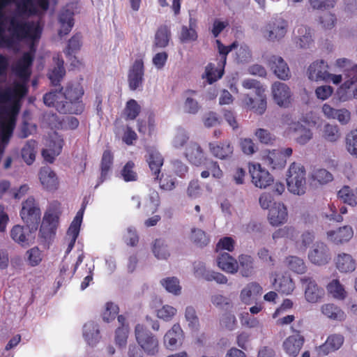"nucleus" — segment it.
<instances>
[{
  "instance_id": "obj_51",
  "label": "nucleus",
  "mask_w": 357,
  "mask_h": 357,
  "mask_svg": "<svg viewBox=\"0 0 357 357\" xmlns=\"http://www.w3.org/2000/svg\"><path fill=\"white\" fill-rule=\"evenodd\" d=\"M121 176L124 181H136L138 179V174L135 171V164L133 161H128L121 171Z\"/></svg>"
},
{
  "instance_id": "obj_26",
  "label": "nucleus",
  "mask_w": 357,
  "mask_h": 357,
  "mask_svg": "<svg viewBox=\"0 0 357 357\" xmlns=\"http://www.w3.org/2000/svg\"><path fill=\"white\" fill-rule=\"evenodd\" d=\"M268 66L279 79L286 80L290 77L288 65L281 56H271L268 60Z\"/></svg>"
},
{
  "instance_id": "obj_45",
  "label": "nucleus",
  "mask_w": 357,
  "mask_h": 357,
  "mask_svg": "<svg viewBox=\"0 0 357 357\" xmlns=\"http://www.w3.org/2000/svg\"><path fill=\"white\" fill-rule=\"evenodd\" d=\"M114 155L109 150H105L101 158L100 162V183L104 182L109 174L112 167Z\"/></svg>"
},
{
  "instance_id": "obj_53",
  "label": "nucleus",
  "mask_w": 357,
  "mask_h": 357,
  "mask_svg": "<svg viewBox=\"0 0 357 357\" xmlns=\"http://www.w3.org/2000/svg\"><path fill=\"white\" fill-rule=\"evenodd\" d=\"M61 88L59 91H50L43 96L44 104L48 107H54L57 110V105L63 103Z\"/></svg>"
},
{
  "instance_id": "obj_14",
  "label": "nucleus",
  "mask_w": 357,
  "mask_h": 357,
  "mask_svg": "<svg viewBox=\"0 0 357 357\" xmlns=\"http://www.w3.org/2000/svg\"><path fill=\"white\" fill-rule=\"evenodd\" d=\"M293 332L295 334L289 335L287 337L282 343V347L285 353L293 357L297 356L305 342V337L302 335L299 331L294 330L291 327Z\"/></svg>"
},
{
  "instance_id": "obj_38",
  "label": "nucleus",
  "mask_w": 357,
  "mask_h": 357,
  "mask_svg": "<svg viewBox=\"0 0 357 357\" xmlns=\"http://www.w3.org/2000/svg\"><path fill=\"white\" fill-rule=\"evenodd\" d=\"M197 28V20L195 17H190L189 26L181 27L179 38L182 43L195 41L197 40L198 34L196 31Z\"/></svg>"
},
{
  "instance_id": "obj_15",
  "label": "nucleus",
  "mask_w": 357,
  "mask_h": 357,
  "mask_svg": "<svg viewBox=\"0 0 357 357\" xmlns=\"http://www.w3.org/2000/svg\"><path fill=\"white\" fill-rule=\"evenodd\" d=\"M287 22L280 18L270 21L264 28V33L268 40L274 41L284 36L287 33Z\"/></svg>"
},
{
  "instance_id": "obj_7",
  "label": "nucleus",
  "mask_w": 357,
  "mask_h": 357,
  "mask_svg": "<svg viewBox=\"0 0 357 357\" xmlns=\"http://www.w3.org/2000/svg\"><path fill=\"white\" fill-rule=\"evenodd\" d=\"M40 210L33 197H28L23 203L20 216L23 222L31 229H37L40 221Z\"/></svg>"
},
{
  "instance_id": "obj_39",
  "label": "nucleus",
  "mask_w": 357,
  "mask_h": 357,
  "mask_svg": "<svg viewBox=\"0 0 357 357\" xmlns=\"http://www.w3.org/2000/svg\"><path fill=\"white\" fill-rule=\"evenodd\" d=\"M197 91L194 90H186L184 93L185 101L183 102V110L190 114H196L201 109V105L195 98Z\"/></svg>"
},
{
  "instance_id": "obj_10",
  "label": "nucleus",
  "mask_w": 357,
  "mask_h": 357,
  "mask_svg": "<svg viewBox=\"0 0 357 357\" xmlns=\"http://www.w3.org/2000/svg\"><path fill=\"white\" fill-rule=\"evenodd\" d=\"M208 149L213 157L222 160H230L234 155V147L229 139L210 142Z\"/></svg>"
},
{
  "instance_id": "obj_55",
  "label": "nucleus",
  "mask_w": 357,
  "mask_h": 357,
  "mask_svg": "<svg viewBox=\"0 0 357 357\" xmlns=\"http://www.w3.org/2000/svg\"><path fill=\"white\" fill-rule=\"evenodd\" d=\"M345 146L348 153L357 158V129L351 130L346 135Z\"/></svg>"
},
{
  "instance_id": "obj_56",
  "label": "nucleus",
  "mask_w": 357,
  "mask_h": 357,
  "mask_svg": "<svg viewBox=\"0 0 357 357\" xmlns=\"http://www.w3.org/2000/svg\"><path fill=\"white\" fill-rule=\"evenodd\" d=\"M160 203V199L158 191L154 189H150L146 201L145 207L149 208L146 213H155L158 210Z\"/></svg>"
},
{
  "instance_id": "obj_57",
  "label": "nucleus",
  "mask_w": 357,
  "mask_h": 357,
  "mask_svg": "<svg viewBox=\"0 0 357 357\" xmlns=\"http://www.w3.org/2000/svg\"><path fill=\"white\" fill-rule=\"evenodd\" d=\"M287 263L288 268L298 274H303L307 270L303 260L298 257L290 256L287 257Z\"/></svg>"
},
{
  "instance_id": "obj_50",
  "label": "nucleus",
  "mask_w": 357,
  "mask_h": 357,
  "mask_svg": "<svg viewBox=\"0 0 357 357\" xmlns=\"http://www.w3.org/2000/svg\"><path fill=\"white\" fill-rule=\"evenodd\" d=\"M141 112V106L134 100L130 99L127 101L123 109V115L126 120H135Z\"/></svg>"
},
{
  "instance_id": "obj_34",
  "label": "nucleus",
  "mask_w": 357,
  "mask_h": 357,
  "mask_svg": "<svg viewBox=\"0 0 357 357\" xmlns=\"http://www.w3.org/2000/svg\"><path fill=\"white\" fill-rule=\"evenodd\" d=\"M31 227L15 225L10 230L11 238L22 246L29 245V236L31 234Z\"/></svg>"
},
{
  "instance_id": "obj_13",
  "label": "nucleus",
  "mask_w": 357,
  "mask_h": 357,
  "mask_svg": "<svg viewBox=\"0 0 357 357\" xmlns=\"http://www.w3.org/2000/svg\"><path fill=\"white\" fill-rule=\"evenodd\" d=\"M144 66L142 59H137L129 69L128 82L129 88L135 91L142 86L144 82Z\"/></svg>"
},
{
  "instance_id": "obj_3",
  "label": "nucleus",
  "mask_w": 357,
  "mask_h": 357,
  "mask_svg": "<svg viewBox=\"0 0 357 357\" xmlns=\"http://www.w3.org/2000/svg\"><path fill=\"white\" fill-rule=\"evenodd\" d=\"M8 30L11 35L10 38H13V43L15 40L22 41L24 39H38L42 33L40 26L35 24L33 22H24L15 17L10 19Z\"/></svg>"
},
{
  "instance_id": "obj_21",
  "label": "nucleus",
  "mask_w": 357,
  "mask_h": 357,
  "mask_svg": "<svg viewBox=\"0 0 357 357\" xmlns=\"http://www.w3.org/2000/svg\"><path fill=\"white\" fill-rule=\"evenodd\" d=\"M310 261L319 266L327 264L330 259L328 246L324 243H317L313 250L308 254Z\"/></svg>"
},
{
  "instance_id": "obj_33",
  "label": "nucleus",
  "mask_w": 357,
  "mask_h": 357,
  "mask_svg": "<svg viewBox=\"0 0 357 357\" xmlns=\"http://www.w3.org/2000/svg\"><path fill=\"white\" fill-rule=\"evenodd\" d=\"M337 269L341 273H351L355 271L356 263L353 257L347 253H340L335 259Z\"/></svg>"
},
{
  "instance_id": "obj_19",
  "label": "nucleus",
  "mask_w": 357,
  "mask_h": 357,
  "mask_svg": "<svg viewBox=\"0 0 357 357\" xmlns=\"http://www.w3.org/2000/svg\"><path fill=\"white\" fill-rule=\"evenodd\" d=\"M38 176L40 181L45 190L55 191L58 189L59 179L55 172L49 166L41 167Z\"/></svg>"
},
{
  "instance_id": "obj_22",
  "label": "nucleus",
  "mask_w": 357,
  "mask_h": 357,
  "mask_svg": "<svg viewBox=\"0 0 357 357\" xmlns=\"http://www.w3.org/2000/svg\"><path fill=\"white\" fill-rule=\"evenodd\" d=\"M33 59L31 52L24 53L13 68L16 75L26 80L28 79L31 75L30 67L33 63Z\"/></svg>"
},
{
  "instance_id": "obj_61",
  "label": "nucleus",
  "mask_w": 357,
  "mask_h": 357,
  "mask_svg": "<svg viewBox=\"0 0 357 357\" xmlns=\"http://www.w3.org/2000/svg\"><path fill=\"white\" fill-rule=\"evenodd\" d=\"M218 53L220 54V59L218 62L221 63V65L225 66L227 61V56L228 54L233 50L237 47L238 45L236 42H234L232 44L228 46L224 45L220 40L215 41Z\"/></svg>"
},
{
  "instance_id": "obj_24",
  "label": "nucleus",
  "mask_w": 357,
  "mask_h": 357,
  "mask_svg": "<svg viewBox=\"0 0 357 357\" xmlns=\"http://www.w3.org/2000/svg\"><path fill=\"white\" fill-rule=\"evenodd\" d=\"M185 156L191 164L197 167L206 160L203 149L197 142H190L187 145Z\"/></svg>"
},
{
  "instance_id": "obj_5",
  "label": "nucleus",
  "mask_w": 357,
  "mask_h": 357,
  "mask_svg": "<svg viewBox=\"0 0 357 357\" xmlns=\"http://www.w3.org/2000/svg\"><path fill=\"white\" fill-rule=\"evenodd\" d=\"M136 340L142 349L149 356H155L159 352L160 345L158 338L142 324L135 328Z\"/></svg>"
},
{
  "instance_id": "obj_16",
  "label": "nucleus",
  "mask_w": 357,
  "mask_h": 357,
  "mask_svg": "<svg viewBox=\"0 0 357 357\" xmlns=\"http://www.w3.org/2000/svg\"><path fill=\"white\" fill-rule=\"evenodd\" d=\"M274 289L280 294L289 295L295 289V284L287 272L278 273L273 282Z\"/></svg>"
},
{
  "instance_id": "obj_63",
  "label": "nucleus",
  "mask_w": 357,
  "mask_h": 357,
  "mask_svg": "<svg viewBox=\"0 0 357 357\" xmlns=\"http://www.w3.org/2000/svg\"><path fill=\"white\" fill-rule=\"evenodd\" d=\"M119 308L117 305L112 302H107L105 305V309L102 312V319L105 322H109L114 320L118 314Z\"/></svg>"
},
{
  "instance_id": "obj_32",
  "label": "nucleus",
  "mask_w": 357,
  "mask_h": 357,
  "mask_svg": "<svg viewBox=\"0 0 357 357\" xmlns=\"http://www.w3.org/2000/svg\"><path fill=\"white\" fill-rule=\"evenodd\" d=\"M263 160L272 169H282L287 164L286 158L278 150L268 151L264 155Z\"/></svg>"
},
{
  "instance_id": "obj_64",
  "label": "nucleus",
  "mask_w": 357,
  "mask_h": 357,
  "mask_svg": "<svg viewBox=\"0 0 357 357\" xmlns=\"http://www.w3.org/2000/svg\"><path fill=\"white\" fill-rule=\"evenodd\" d=\"M185 317L188 321V326L192 329L197 330L199 326V318L193 307L188 306L185 308Z\"/></svg>"
},
{
  "instance_id": "obj_48",
  "label": "nucleus",
  "mask_w": 357,
  "mask_h": 357,
  "mask_svg": "<svg viewBox=\"0 0 357 357\" xmlns=\"http://www.w3.org/2000/svg\"><path fill=\"white\" fill-rule=\"evenodd\" d=\"M37 142L35 140H29L26 142L24 147L22 149V157L25 162L30 165L35 160L36 147Z\"/></svg>"
},
{
  "instance_id": "obj_2",
  "label": "nucleus",
  "mask_w": 357,
  "mask_h": 357,
  "mask_svg": "<svg viewBox=\"0 0 357 357\" xmlns=\"http://www.w3.org/2000/svg\"><path fill=\"white\" fill-rule=\"evenodd\" d=\"M242 86L246 89H255V93L257 97V101L255 102V99L249 94H245L242 100L243 107L252 110L259 115L264 114L267 107V101L265 89L260 82L253 79H246L243 81Z\"/></svg>"
},
{
  "instance_id": "obj_6",
  "label": "nucleus",
  "mask_w": 357,
  "mask_h": 357,
  "mask_svg": "<svg viewBox=\"0 0 357 357\" xmlns=\"http://www.w3.org/2000/svg\"><path fill=\"white\" fill-rule=\"evenodd\" d=\"M20 109L18 101H14L11 105L1 109V113L4 115L1 122L0 130L2 141H8L12 136L16 124V118Z\"/></svg>"
},
{
  "instance_id": "obj_42",
  "label": "nucleus",
  "mask_w": 357,
  "mask_h": 357,
  "mask_svg": "<svg viewBox=\"0 0 357 357\" xmlns=\"http://www.w3.org/2000/svg\"><path fill=\"white\" fill-rule=\"evenodd\" d=\"M206 168L201 172V176L203 178H208L210 174L215 178L220 179L223 176V172L220 167V165L217 161L211 159H207L204 162V164Z\"/></svg>"
},
{
  "instance_id": "obj_54",
  "label": "nucleus",
  "mask_w": 357,
  "mask_h": 357,
  "mask_svg": "<svg viewBox=\"0 0 357 357\" xmlns=\"http://www.w3.org/2000/svg\"><path fill=\"white\" fill-rule=\"evenodd\" d=\"M333 177L331 172L325 169H314L310 174V179L319 184H325L333 180Z\"/></svg>"
},
{
  "instance_id": "obj_47",
  "label": "nucleus",
  "mask_w": 357,
  "mask_h": 357,
  "mask_svg": "<svg viewBox=\"0 0 357 357\" xmlns=\"http://www.w3.org/2000/svg\"><path fill=\"white\" fill-rule=\"evenodd\" d=\"M240 271L243 277L250 276L254 271V259L251 255L242 254L238 256Z\"/></svg>"
},
{
  "instance_id": "obj_25",
  "label": "nucleus",
  "mask_w": 357,
  "mask_h": 357,
  "mask_svg": "<svg viewBox=\"0 0 357 357\" xmlns=\"http://www.w3.org/2000/svg\"><path fill=\"white\" fill-rule=\"evenodd\" d=\"M353 236V229L349 225L340 227L336 230L327 231V238L328 241L336 245L343 244L349 241Z\"/></svg>"
},
{
  "instance_id": "obj_49",
  "label": "nucleus",
  "mask_w": 357,
  "mask_h": 357,
  "mask_svg": "<svg viewBox=\"0 0 357 357\" xmlns=\"http://www.w3.org/2000/svg\"><path fill=\"white\" fill-rule=\"evenodd\" d=\"M322 137L328 142H335L340 138L341 133L337 125L326 123L322 130Z\"/></svg>"
},
{
  "instance_id": "obj_60",
  "label": "nucleus",
  "mask_w": 357,
  "mask_h": 357,
  "mask_svg": "<svg viewBox=\"0 0 357 357\" xmlns=\"http://www.w3.org/2000/svg\"><path fill=\"white\" fill-rule=\"evenodd\" d=\"M160 283L169 293L175 295H178L181 293V287L179 284L178 280L176 277L163 279L160 281Z\"/></svg>"
},
{
  "instance_id": "obj_20",
  "label": "nucleus",
  "mask_w": 357,
  "mask_h": 357,
  "mask_svg": "<svg viewBox=\"0 0 357 357\" xmlns=\"http://www.w3.org/2000/svg\"><path fill=\"white\" fill-rule=\"evenodd\" d=\"M322 112L327 119H336L341 125H347L351 121V112L345 108L337 109L325 103L322 106Z\"/></svg>"
},
{
  "instance_id": "obj_40",
  "label": "nucleus",
  "mask_w": 357,
  "mask_h": 357,
  "mask_svg": "<svg viewBox=\"0 0 357 357\" xmlns=\"http://www.w3.org/2000/svg\"><path fill=\"white\" fill-rule=\"evenodd\" d=\"M170 38L171 30L169 26L166 24L160 25L155 33L153 47L165 48L168 46Z\"/></svg>"
},
{
  "instance_id": "obj_62",
  "label": "nucleus",
  "mask_w": 357,
  "mask_h": 357,
  "mask_svg": "<svg viewBox=\"0 0 357 357\" xmlns=\"http://www.w3.org/2000/svg\"><path fill=\"white\" fill-rule=\"evenodd\" d=\"M16 6L18 11L22 14L36 15L38 12L33 0H21Z\"/></svg>"
},
{
  "instance_id": "obj_52",
  "label": "nucleus",
  "mask_w": 357,
  "mask_h": 357,
  "mask_svg": "<svg viewBox=\"0 0 357 357\" xmlns=\"http://www.w3.org/2000/svg\"><path fill=\"white\" fill-rule=\"evenodd\" d=\"M190 239L197 247L203 248L210 243V238L200 229H192Z\"/></svg>"
},
{
  "instance_id": "obj_12",
  "label": "nucleus",
  "mask_w": 357,
  "mask_h": 357,
  "mask_svg": "<svg viewBox=\"0 0 357 357\" xmlns=\"http://www.w3.org/2000/svg\"><path fill=\"white\" fill-rule=\"evenodd\" d=\"M252 183L257 188H266L273 181L271 174L263 169L259 164H253L249 167Z\"/></svg>"
},
{
  "instance_id": "obj_35",
  "label": "nucleus",
  "mask_w": 357,
  "mask_h": 357,
  "mask_svg": "<svg viewBox=\"0 0 357 357\" xmlns=\"http://www.w3.org/2000/svg\"><path fill=\"white\" fill-rule=\"evenodd\" d=\"M322 314L331 320L343 321L346 319L345 312L334 303H326L321 305Z\"/></svg>"
},
{
  "instance_id": "obj_23",
  "label": "nucleus",
  "mask_w": 357,
  "mask_h": 357,
  "mask_svg": "<svg viewBox=\"0 0 357 357\" xmlns=\"http://www.w3.org/2000/svg\"><path fill=\"white\" fill-rule=\"evenodd\" d=\"M146 161L147 162L152 174L155 179L158 180L161 167L164 163V158L160 153L153 149H149L146 155Z\"/></svg>"
},
{
  "instance_id": "obj_41",
  "label": "nucleus",
  "mask_w": 357,
  "mask_h": 357,
  "mask_svg": "<svg viewBox=\"0 0 357 357\" xmlns=\"http://www.w3.org/2000/svg\"><path fill=\"white\" fill-rule=\"evenodd\" d=\"M59 21L61 24L59 35L62 37L68 34L74 26L73 13L68 9L62 10L59 14Z\"/></svg>"
},
{
  "instance_id": "obj_28",
  "label": "nucleus",
  "mask_w": 357,
  "mask_h": 357,
  "mask_svg": "<svg viewBox=\"0 0 357 357\" xmlns=\"http://www.w3.org/2000/svg\"><path fill=\"white\" fill-rule=\"evenodd\" d=\"M287 209L284 204L274 203L269 210L268 219L271 225L277 227L287 221Z\"/></svg>"
},
{
  "instance_id": "obj_11",
  "label": "nucleus",
  "mask_w": 357,
  "mask_h": 357,
  "mask_svg": "<svg viewBox=\"0 0 357 357\" xmlns=\"http://www.w3.org/2000/svg\"><path fill=\"white\" fill-rule=\"evenodd\" d=\"M28 93V88L24 83L16 82L13 89L6 88L4 90L0 89V105L8 102L18 101L24 98Z\"/></svg>"
},
{
  "instance_id": "obj_37",
  "label": "nucleus",
  "mask_w": 357,
  "mask_h": 357,
  "mask_svg": "<svg viewBox=\"0 0 357 357\" xmlns=\"http://www.w3.org/2000/svg\"><path fill=\"white\" fill-rule=\"evenodd\" d=\"M83 336L89 345L96 344L100 338L98 325L94 321L86 323L83 326Z\"/></svg>"
},
{
  "instance_id": "obj_58",
  "label": "nucleus",
  "mask_w": 357,
  "mask_h": 357,
  "mask_svg": "<svg viewBox=\"0 0 357 357\" xmlns=\"http://www.w3.org/2000/svg\"><path fill=\"white\" fill-rule=\"evenodd\" d=\"M337 197L344 204H347L351 206H355L357 204L355 195L352 190L347 185L343 186L337 192Z\"/></svg>"
},
{
  "instance_id": "obj_1",
  "label": "nucleus",
  "mask_w": 357,
  "mask_h": 357,
  "mask_svg": "<svg viewBox=\"0 0 357 357\" xmlns=\"http://www.w3.org/2000/svg\"><path fill=\"white\" fill-rule=\"evenodd\" d=\"M83 95L84 89L80 84H68L62 91L63 103L57 105V111L62 114H81L84 109Z\"/></svg>"
},
{
  "instance_id": "obj_9",
  "label": "nucleus",
  "mask_w": 357,
  "mask_h": 357,
  "mask_svg": "<svg viewBox=\"0 0 357 357\" xmlns=\"http://www.w3.org/2000/svg\"><path fill=\"white\" fill-rule=\"evenodd\" d=\"M273 100L280 107H288L291 102V91L284 83L275 82L271 86Z\"/></svg>"
},
{
  "instance_id": "obj_31",
  "label": "nucleus",
  "mask_w": 357,
  "mask_h": 357,
  "mask_svg": "<svg viewBox=\"0 0 357 357\" xmlns=\"http://www.w3.org/2000/svg\"><path fill=\"white\" fill-rule=\"evenodd\" d=\"M263 289L257 282L248 284L241 291L240 297L243 303L246 305L252 304L262 294Z\"/></svg>"
},
{
  "instance_id": "obj_27",
  "label": "nucleus",
  "mask_w": 357,
  "mask_h": 357,
  "mask_svg": "<svg viewBox=\"0 0 357 357\" xmlns=\"http://www.w3.org/2000/svg\"><path fill=\"white\" fill-rule=\"evenodd\" d=\"M183 338V332L181 326L179 324H175L165 334L164 343L167 349L174 350L179 344H181Z\"/></svg>"
},
{
  "instance_id": "obj_29",
  "label": "nucleus",
  "mask_w": 357,
  "mask_h": 357,
  "mask_svg": "<svg viewBox=\"0 0 357 357\" xmlns=\"http://www.w3.org/2000/svg\"><path fill=\"white\" fill-rule=\"evenodd\" d=\"M328 66L324 61H317L313 62L308 68V78L312 81H324L328 76Z\"/></svg>"
},
{
  "instance_id": "obj_17",
  "label": "nucleus",
  "mask_w": 357,
  "mask_h": 357,
  "mask_svg": "<svg viewBox=\"0 0 357 357\" xmlns=\"http://www.w3.org/2000/svg\"><path fill=\"white\" fill-rule=\"evenodd\" d=\"M337 94L342 102L357 99V76H353L344 81L338 88Z\"/></svg>"
},
{
  "instance_id": "obj_36",
  "label": "nucleus",
  "mask_w": 357,
  "mask_h": 357,
  "mask_svg": "<svg viewBox=\"0 0 357 357\" xmlns=\"http://www.w3.org/2000/svg\"><path fill=\"white\" fill-rule=\"evenodd\" d=\"M217 264L220 268L229 273L238 271V264L233 257L227 252L221 253L217 258Z\"/></svg>"
},
{
  "instance_id": "obj_18",
  "label": "nucleus",
  "mask_w": 357,
  "mask_h": 357,
  "mask_svg": "<svg viewBox=\"0 0 357 357\" xmlns=\"http://www.w3.org/2000/svg\"><path fill=\"white\" fill-rule=\"evenodd\" d=\"M82 45V35L77 33L68 40L67 47L64 50L66 56L71 61L70 65L74 68H78L81 65V62L77 59L75 54L79 51Z\"/></svg>"
},
{
  "instance_id": "obj_59",
  "label": "nucleus",
  "mask_w": 357,
  "mask_h": 357,
  "mask_svg": "<svg viewBox=\"0 0 357 357\" xmlns=\"http://www.w3.org/2000/svg\"><path fill=\"white\" fill-rule=\"evenodd\" d=\"M154 255L158 259H167L169 256L167 245L162 239H156L153 247Z\"/></svg>"
},
{
  "instance_id": "obj_46",
  "label": "nucleus",
  "mask_w": 357,
  "mask_h": 357,
  "mask_svg": "<svg viewBox=\"0 0 357 357\" xmlns=\"http://www.w3.org/2000/svg\"><path fill=\"white\" fill-rule=\"evenodd\" d=\"M298 33L296 44L301 48H307L312 41L310 29L303 25L297 26L295 31Z\"/></svg>"
},
{
  "instance_id": "obj_43",
  "label": "nucleus",
  "mask_w": 357,
  "mask_h": 357,
  "mask_svg": "<svg viewBox=\"0 0 357 357\" xmlns=\"http://www.w3.org/2000/svg\"><path fill=\"white\" fill-rule=\"evenodd\" d=\"M326 290L330 296L337 300L342 301L347 296L344 285L337 279L331 280L326 285Z\"/></svg>"
},
{
  "instance_id": "obj_30",
  "label": "nucleus",
  "mask_w": 357,
  "mask_h": 357,
  "mask_svg": "<svg viewBox=\"0 0 357 357\" xmlns=\"http://www.w3.org/2000/svg\"><path fill=\"white\" fill-rule=\"evenodd\" d=\"M344 338L341 334L330 335L319 348V354L326 356L338 350L343 344Z\"/></svg>"
},
{
  "instance_id": "obj_8",
  "label": "nucleus",
  "mask_w": 357,
  "mask_h": 357,
  "mask_svg": "<svg viewBox=\"0 0 357 357\" xmlns=\"http://www.w3.org/2000/svg\"><path fill=\"white\" fill-rule=\"evenodd\" d=\"M304 289V296L308 303H316L321 301L324 296V290L319 287L315 280L310 276L305 275L300 279Z\"/></svg>"
},
{
  "instance_id": "obj_44",
  "label": "nucleus",
  "mask_w": 357,
  "mask_h": 357,
  "mask_svg": "<svg viewBox=\"0 0 357 357\" xmlns=\"http://www.w3.org/2000/svg\"><path fill=\"white\" fill-rule=\"evenodd\" d=\"M225 66H222L221 63L218 62V65L215 67V64L209 63L205 68V74L207 82L211 84L220 79L224 75Z\"/></svg>"
},
{
  "instance_id": "obj_4",
  "label": "nucleus",
  "mask_w": 357,
  "mask_h": 357,
  "mask_svg": "<svg viewBox=\"0 0 357 357\" xmlns=\"http://www.w3.org/2000/svg\"><path fill=\"white\" fill-rule=\"evenodd\" d=\"M288 190L294 195H302L306 191L305 167L296 162L291 164L287 174Z\"/></svg>"
}]
</instances>
